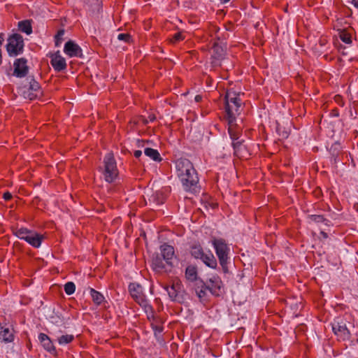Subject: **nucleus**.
<instances>
[{"label":"nucleus","mask_w":358,"mask_h":358,"mask_svg":"<svg viewBox=\"0 0 358 358\" xmlns=\"http://www.w3.org/2000/svg\"><path fill=\"white\" fill-rule=\"evenodd\" d=\"M328 43V40L326 37H321L318 41V45L320 46V49L318 50L319 55L327 52V45ZM317 45V44L316 45Z\"/></svg>","instance_id":"29"},{"label":"nucleus","mask_w":358,"mask_h":358,"mask_svg":"<svg viewBox=\"0 0 358 358\" xmlns=\"http://www.w3.org/2000/svg\"><path fill=\"white\" fill-rule=\"evenodd\" d=\"M335 100H336V101H337V102H338V101H341V96H339V95H336V96H335Z\"/></svg>","instance_id":"48"},{"label":"nucleus","mask_w":358,"mask_h":358,"mask_svg":"<svg viewBox=\"0 0 358 358\" xmlns=\"http://www.w3.org/2000/svg\"><path fill=\"white\" fill-rule=\"evenodd\" d=\"M157 204H159V203H162V201H158V200H157Z\"/></svg>","instance_id":"53"},{"label":"nucleus","mask_w":358,"mask_h":358,"mask_svg":"<svg viewBox=\"0 0 358 358\" xmlns=\"http://www.w3.org/2000/svg\"><path fill=\"white\" fill-rule=\"evenodd\" d=\"M185 278L187 280L192 282H197L199 280H201L198 277L197 268L193 265H189L185 268Z\"/></svg>","instance_id":"20"},{"label":"nucleus","mask_w":358,"mask_h":358,"mask_svg":"<svg viewBox=\"0 0 358 358\" xmlns=\"http://www.w3.org/2000/svg\"><path fill=\"white\" fill-rule=\"evenodd\" d=\"M156 196H157L156 195H152L149 200L151 201L152 199L153 201H156Z\"/></svg>","instance_id":"50"},{"label":"nucleus","mask_w":358,"mask_h":358,"mask_svg":"<svg viewBox=\"0 0 358 358\" xmlns=\"http://www.w3.org/2000/svg\"><path fill=\"white\" fill-rule=\"evenodd\" d=\"M230 0H220L221 3H226L227 2H229Z\"/></svg>","instance_id":"51"},{"label":"nucleus","mask_w":358,"mask_h":358,"mask_svg":"<svg viewBox=\"0 0 358 358\" xmlns=\"http://www.w3.org/2000/svg\"><path fill=\"white\" fill-rule=\"evenodd\" d=\"M145 142L142 140H137L136 141V145L138 148H143L145 145Z\"/></svg>","instance_id":"40"},{"label":"nucleus","mask_w":358,"mask_h":358,"mask_svg":"<svg viewBox=\"0 0 358 358\" xmlns=\"http://www.w3.org/2000/svg\"><path fill=\"white\" fill-rule=\"evenodd\" d=\"M212 245L215 250L216 255L218 257L219 263L224 273H229L228 264L229 263V254L230 248L222 238H213Z\"/></svg>","instance_id":"2"},{"label":"nucleus","mask_w":358,"mask_h":358,"mask_svg":"<svg viewBox=\"0 0 358 358\" xmlns=\"http://www.w3.org/2000/svg\"><path fill=\"white\" fill-rule=\"evenodd\" d=\"M74 340V336L72 334L62 335L58 337V343L61 345H65L71 343Z\"/></svg>","instance_id":"28"},{"label":"nucleus","mask_w":358,"mask_h":358,"mask_svg":"<svg viewBox=\"0 0 358 358\" xmlns=\"http://www.w3.org/2000/svg\"><path fill=\"white\" fill-rule=\"evenodd\" d=\"M129 291L132 298L138 303L146 312L152 310V306L143 293V287L138 283L131 282L129 285Z\"/></svg>","instance_id":"5"},{"label":"nucleus","mask_w":358,"mask_h":358,"mask_svg":"<svg viewBox=\"0 0 358 358\" xmlns=\"http://www.w3.org/2000/svg\"><path fill=\"white\" fill-rule=\"evenodd\" d=\"M64 289L67 295H71L75 292L76 285L73 282H68L64 285Z\"/></svg>","instance_id":"32"},{"label":"nucleus","mask_w":358,"mask_h":358,"mask_svg":"<svg viewBox=\"0 0 358 358\" xmlns=\"http://www.w3.org/2000/svg\"><path fill=\"white\" fill-rule=\"evenodd\" d=\"M165 289L166 290L169 296L172 301H180V296L179 295V292L176 289V285H173L171 287H166Z\"/></svg>","instance_id":"24"},{"label":"nucleus","mask_w":358,"mask_h":358,"mask_svg":"<svg viewBox=\"0 0 358 358\" xmlns=\"http://www.w3.org/2000/svg\"><path fill=\"white\" fill-rule=\"evenodd\" d=\"M50 64L55 71L59 72L64 71L66 68V62L65 59L60 55L59 51L50 55Z\"/></svg>","instance_id":"14"},{"label":"nucleus","mask_w":358,"mask_h":358,"mask_svg":"<svg viewBox=\"0 0 358 358\" xmlns=\"http://www.w3.org/2000/svg\"><path fill=\"white\" fill-rule=\"evenodd\" d=\"M156 119V117L155 115H150L149 117H148V121L149 122H153L155 121Z\"/></svg>","instance_id":"44"},{"label":"nucleus","mask_w":358,"mask_h":358,"mask_svg":"<svg viewBox=\"0 0 358 358\" xmlns=\"http://www.w3.org/2000/svg\"><path fill=\"white\" fill-rule=\"evenodd\" d=\"M29 83V87L22 89V94L24 98L29 100H34L42 95V91L39 83L35 80L34 76H28L27 78Z\"/></svg>","instance_id":"8"},{"label":"nucleus","mask_w":358,"mask_h":358,"mask_svg":"<svg viewBox=\"0 0 358 358\" xmlns=\"http://www.w3.org/2000/svg\"><path fill=\"white\" fill-rule=\"evenodd\" d=\"M228 132L232 141L238 140L239 138V132L235 131L236 122L234 124H228Z\"/></svg>","instance_id":"30"},{"label":"nucleus","mask_w":358,"mask_h":358,"mask_svg":"<svg viewBox=\"0 0 358 358\" xmlns=\"http://www.w3.org/2000/svg\"><path fill=\"white\" fill-rule=\"evenodd\" d=\"M64 52L71 57H83L82 49L72 41H67L64 48Z\"/></svg>","instance_id":"15"},{"label":"nucleus","mask_w":358,"mask_h":358,"mask_svg":"<svg viewBox=\"0 0 358 358\" xmlns=\"http://www.w3.org/2000/svg\"><path fill=\"white\" fill-rule=\"evenodd\" d=\"M184 189L187 192H194L197 187V184L199 182V178L197 176V173L196 172V178H193L190 175H185V176L182 177L181 176H178Z\"/></svg>","instance_id":"13"},{"label":"nucleus","mask_w":358,"mask_h":358,"mask_svg":"<svg viewBox=\"0 0 358 358\" xmlns=\"http://www.w3.org/2000/svg\"><path fill=\"white\" fill-rule=\"evenodd\" d=\"M144 153L146 156L149 157L155 162H160L162 160L160 155L157 150L150 148H146L144 150Z\"/></svg>","instance_id":"25"},{"label":"nucleus","mask_w":358,"mask_h":358,"mask_svg":"<svg viewBox=\"0 0 358 358\" xmlns=\"http://www.w3.org/2000/svg\"><path fill=\"white\" fill-rule=\"evenodd\" d=\"M155 334H161L162 332V328L158 326H155L154 328Z\"/></svg>","instance_id":"39"},{"label":"nucleus","mask_w":358,"mask_h":358,"mask_svg":"<svg viewBox=\"0 0 358 358\" xmlns=\"http://www.w3.org/2000/svg\"><path fill=\"white\" fill-rule=\"evenodd\" d=\"M225 50L222 45L215 42L212 47V55L210 64L212 67L221 66L222 61L224 59Z\"/></svg>","instance_id":"11"},{"label":"nucleus","mask_w":358,"mask_h":358,"mask_svg":"<svg viewBox=\"0 0 358 358\" xmlns=\"http://www.w3.org/2000/svg\"><path fill=\"white\" fill-rule=\"evenodd\" d=\"M243 142V141H239L238 139L232 141L234 155L237 157H239L241 155L242 150L244 148Z\"/></svg>","instance_id":"27"},{"label":"nucleus","mask_w":358,"mask_h":358,"mask_svg":"<svg viewBox=\"0 0 358 358\" xmlns=\"http://www.w3.org/2000/svg\"><path fill=\"white\" fill-rule=\"evenodd\" d=\"M277 131L278 132L279 135L283 138H287L289 136V132L286 131L285 129H282L280 127H278Z\"/></svg>","instance_id":"35"},{"label":"nucleus","mask_w":358,"mask_h":358,"mask_svg":"<svg viewBox=\"0 0 358 358\" xmlns=\"http://www.w3.org/2000/svg\"><path fill=\"white\" fill-rule=\"evenodd\" d=\"M222 281L218 276H213L208 280L207 285L209 287V292L214 296H220Z\"/></svg>","instance_id":"17"},{"label":"nucleus","mask_w":358,"mask_h":358,"mask_svg":"<svg viewBox=\"0 0 358 358\" xmlns=\"http://www.w3.org/2000/svg\"><path fill=\"white\" fill-rule=\"evenodd\" d=\"M176 169L178 176L182 177L185 175H190L193 178H196V170L193 166L192 162L187 159H178L176 162Z\"/></svg>","instance_id":"10"},{"label":"nucleus","mask_w":358,"mask_h":358,"mask_svg":"<svg viewBox=\"0 0 358 358\" xmlns=\"http://www.w3.org/2000/svg\"><path fill=\"white\" fill-rule=\"evenodd\" d=\"M334 148L335 150H337L340 148V144L338 143H336L332 145L331 148Z\"/></svg>","instance_id":"46"},{"label":"nucleus","mask_w":358,"mask_h":358,"mask_svg":"<svg viewBox=\"0 0 358 358\" xmlns=\"http://www.w3.org/2000/svg\"><path fill=\"white\" fill-rule=\"evenodd\" d=\"M225 119L228 124H234L240 114L242 101L239 95L234 92H227L225 95Z\"/></svg>","instance_id":"1"},{"label":"nucleus","mask_w":358,"mask_h":358,"mask_svg":"<svg viewBox=\"0 0 358 358\" xmlns=\"http://www.w3.org/2000/svg\"><path fill=\"white\" fill-rule=\"evenodd\" d=\"M320 234L322 236L323 238H327L328 237L327 232H326L325 229H320Z\"/></svg>","instance_id":"41"},{"label":"nucleus","mask_w":358,"mask_h":358,"mask_svg":"<svg viewBox=\"0 0 358 358\" xmlns=\"http://www.w3.org/2000/svg\"><path fill=\"white\" fill-rule=\"evenodd\" d=\"M90 294L94 303H95L97 305H100L104 299V297L102 295V294L97 292L94 289H90Z\"/></svg>","instance_id":"26"},{"label":"nucleus","mask_w":358,"mask_h":358,"mask_svg":"<svg viewBox=\"0 0 358 358\" xmlns=\"http://www.w3.org/2000/svg\"><path fill=\"white\" fill-rule=\"evenodd\" d=\"M334 334L340 340L346 341L350 337V333L346 326V321L341 317H338L331 323Z\"/></svg>","instance_id":"9"},{"label":"nucleus","mask_w":358,"mask_h":358,"mask_svg":"<svg viewBox=\"0 0 358 358\" xmlns=\"http://www.w3.org/2000/svg\"><path fill=\"white\" fill-rule=\"evenodd\" d=\"M315 222H316L317 224L324 223V224L326 227H329L331 222L329 220L325 219L323 215L315 214Z\"/></svg>","instance_id":"33"},{"label":"nucleus","mask_w":358,"mask_h":358,"mask_svg":"<svg viewBox=\"0 0 358 358\" xmlns=\"http://www.w3.org/2000/svg\"><path fill=\"white\" fill-rule=\"evenodd\" d=\"M339 37L341 40L346 44L352 43L351 36L345 30H342L339 32Z\"/></svg>","instance_id":"31"},{"label":"nucleus","mask_w":358,"mask_h":358,"mask_svg":"<svg viewBox=\"0 0 358 358\" xmlns=\"http://www.w3.org/2000/svg\"><path fill=\"white\" fill-rule=\"evenodd\" d=\"M142 155V151L141 150H135L134 152V155L136 158H139Z\"/></svg>","instance_id":"42"},{"label":"nucleus","mask_w":358,"mask_h":358,"mask_svg":"<svg viewBox=\"0 0 358 358\" xmlns=\"http://www.w3.org/2000/svg\"><path fill=\"white\" fill-rule=\"evenodd\" d=\"M163 260V258L160 256L159 254L153 255L152 266L155 271L160 272L165 268V264L164 263Z\"/></svg>","instance_id":"21"},{"label":"nucleus","mask_w":358,"mask_h":358,"mask_svg":"<svg viewBox=\"0 0 358 358\" xmlns=\"http://www.w3.org/2000/svg\"><path fill=\"white\" fill-rule=\"evenodd\" d=\"M24 40L19 34H13L8 39L6 50L10 57H16L22 53Z\"/></svg>","instance_id":"7"},{"label":"nucleus","mask_w":358,"mask_h":358,"mask_svg":"<svg viewBox=\"0 0 358 358\" xmlns=\"http://www.w3.org/2000/svg\"><path fill=\"white\" fill-rule=\"evenodd\" d=\"M314 192H315V198L317 197V195H319L320 194V192H321L320 188V187H315Z\"/></svg>","instance_id":"43"},{"label":"nucleus","mask_w":358,"mask_h":358,"mask_svg":"<svg viewBox=\"0 0 358 358\" xmlns=\"http://www.w3.org/2000/svg\"><path fill=\"white\" fill-rule=\"evenodd\" d=\"M194 289L196 296L200 300H203L206 297L209 287L202 280H199V282L194 284Z\"/></svg>","instance_id":"19"},{"label":"nucleus","mask_w":358,"mask_h":358,"mask_svg":"<svg viewBox=\"0 0 358 358\" xmlns=\"http://www.w3.org/2000/svg\"><path fill=\"white\" fill-rule=\"evenodd\" d=\"M3 198L6 201H8L12 198V194L8 192H4L3 194Z\"/></svg>","instance_id":"38"},{"label":"nucleus","mask_w":358,"mask_h":358,"mask_svg":"<svg viewBox=\"0 0 358 358\" xmlns=\"http://www.w3.org/2000/svg\"><path fill=\"white\" fill-rule=\"evenodd\" d=\"M64 29H61V30H59L57 32V35L55 36V39H56L55 44H56V45H59V42L62 40V36H64Z\"/></svg>","instance_id":"36"},{"label":"nucleus","mask_w":358,"mask_h":358,"mask_svg":"<svg viewBox=\"0 0 358 358\" xmlns=\"http://www.w3.org/2000/svg\"><path fill=\"white\" fill-rule=\"evenodd\" d=\"M184 37L180 32L176 33L173 36V42H178L183 40Z\"/></svg>","instance_id":"37"},{"label":"nucleus","mask_w":358,"mask_h":358,"mask_svg":"<svg viewBox=\"0 0 358 358\" xmlns=\"http://www.w3.org/2000/svg\"><path fill=\"white\" fill-rule=\"evenodd\" d=\"M161 255L166 264L172 266L171 259L174 256L175 252L173 246L164 243L160 246Z\"/></svg>","instance_id":"16"},{"label":"nucleus","mask_w":358,"mask_h":358,"mask_svg":"<svg viewBox=\"0 0 358 358\" xmlns=\"http://www.w3.org/2000/svg\"><path fill=\"white\" fill-rule=\"evenodd\" d=\"M351 3L357 8H358V0H352Z\"/></svg>","instance_id":"45"},{"label":"nucleus","mask_w":358,"mask_h":358,"mask_svg":"<svg viewBox=\"0 0 358 358\" xmlns=\"http://www.w3.org/2000/svg\"><path fill=\"white\" fill-rule=\"evenodd\" d=\"M190 254L194 259L201 260L207 266L212 268L217 267V260L213 254L210 250L205 252L200 244L192 245Z\"/></svg>","instance_id":"3"},{"label":"nucleus","mask_w":358,"mask_h":358,"mask_svg":"<svg viewBox=\"0 0 358 358\" xmlns=\"http://www.w3.org/2000/svg\"><path fill=\"white\" fill-rule=\"evenodd\" d=\"M3 41H4V39H3V35L0 34V45H2Z\"/></svg>","instance_id":"49"},{"label":"nucleus","mask_w":358,"mask_h":358,"mask_svg":"<svg viewBox=\"0 0 358 358\" xmlns=\"http://www.w3.org/2000/svg\"><path fill=\"white\" fill-rule=\"evenodd\" d=\"M38 340L45 350L51 354H56L55 348L48 336L41 333L38 335Z\"/></svg>","instance_id":"18"},{"label":"nucleus","mask_w":358,"mask_h":358,"mask_svg":"<svg viewBox=\"0 0 358 358\" xmlns=\"http://www.w3.org/2000/svg\"><path fill=\"white\" fill-rule=\"evenodd\" d=\"M131 36L127 33L119 34L117 35V39L120 41H124L125 42H129Z\"/></svg>","instance_id":"34"},{"label":"nucleus","mask_w":358,"mask_h":358,"mask_svg":"<svg viewBox=\"0 0 358 358\" xmlns=\"http://www.w3.org/2000/svg\"><path fill=\"white\" fill-rule=\"evenodd\" d=\"M202 97L201 95H196L194 98L196 102H199L201 100Z\"/></svg>","instance_id":"47"},{"label":"nucleus","mask_w":358,"mask_h":358,"mask_svg":"<svg viewBox=\"0 0 358 358\" xmlns=\"http://www.w3.org/2000/svg\"><path fill=\"white\" fill-rule=\"evenodd\" d=\"M14 234L19 238L25 241L32 247L38 248L41 246L44 236L37 233L35 231L29 230L27 228L22 227L16 229Z\"/></svg>","instance_id":"4"},{"label":"nucleus","mask_w":358,"mask_h":358,"mask_svg":"<svg viewBox=\"0 0 358 358\" xmlns=\"http://www.w3.org/2000/svg\"><path fill=\"white\" fill-rule=\"evenodd\" d=\"M148 122H149V121H148V119H143V123H144L145 124H148Z\"/></svg>","instance_id":"52"},{"label":"nucleus","mask_w":358,"mask_h":358,"mask_svg":"<svg viewBox=\"0 0 358 358\" xmlns=\"http://www.w3.org/2000/svg\"><path fill=\"white\" fill-rule=\"evenodd\" d=\"M0 338L6 343H10L13 341V334L8 327L0 325Z\"/></svg>","instance_id":"22"},{"label":"nucleus","mask_w":358,"mask_h":358,"mask_svg":"<svg viewBox=\"0 0 358 358\" xmlns=\"http://www.w3.org/2000/svg\"><path fill=\"white\" fill-rule=\"evenodd\" d=\"M27 63V60L24 57L16 59L13 64L14 70L13 75L17 78L25 77L29 71Z\"/></svg>","instance_id":"12"},{"label":"nucleus","mask_w":358,"mask_h":358,"mask_svg":"<svg viewBox=\"0 0 358 358\" xmlns=\"http://www.w3.org/2000/svg\"><path fill=\"white\" fill-rule=\"evenodd\" d=\"M103 163L104 178L106 182H113L118 175L116 162L114 159L113 155L111 153H108L104 157Z\"/></svg>","instance_id":"6"},{"label":"nucleus","mask_w":358,"mask_h":358,"mask_svg":"<svg viewBox=\"0 0 358 358\" xmlns=\"http://www.w3.org/2000/svg\"><path fill=\"white\" fill-rule=\"evenodd\" d=\"M18 28L22 32H24L27 35H29L32 33L31 20H25L20 21L18 22Z\"/></svg>","instance_id":"23"}]
</instances>
